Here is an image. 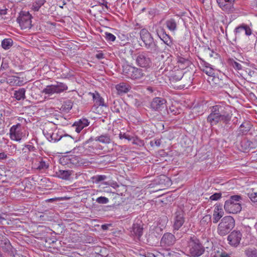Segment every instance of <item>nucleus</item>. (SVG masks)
<instances>
[{
    "instance_id": "1",
    "label": "nucleus",
    "mask_w": 257,
    "mask_h": 257,
    "mask_svg": "<svg viewBox=\"0 0 257 257\" xmlns=\"http://www.w3.org/2000/svg\"><path fill=\"white\" fill-rule=\"evenodd\" d=\"M210 113L207 121L211 126L222 122L225 125L229 124L232 117L229 107L223 104H217L210 107Z\"/></svg>"
},
{
    "instance_id": "2",
    "label": "nucleus",
    "mask_w": 257,
    "mask_h": 257,
    "mask_svg": "<svg viewBox=\"0 0 257 257\" xmlns=\"http://www.w3.org/2000/svg\"><path fill=\"white\" fill-rule=\"evenodd\" d=\"M187 241V251L190 256L198 257L204 252V246L195 235L189 236Z\"/></svg>"
},
{
    "instance_id": "3",
    "label": "nucleus",
    "mask_w": 257,
    "mask_h": 257,
    "mask_svg": "<svg viewBox=\"0 0 257 257\" xmlns=\"http://www.w3.org/2000/svg\"><path fill=\"white\" fill-rule=\"evenodd\" d=\"M140 38L144 43L145 47L152 53H157L160 51L157 43L154 40L152 35L146 29H143L140 32Z\"/></svg>"
},
{
    "instance_id": "4",
    "label": "nucleus",
    "mask_w": 257,
    "mask_h": 257,
    "mask_svg": "<svg viewBox=\"0 0 257 257\" xmlns=\"http://www.w3.org/2000/svg\"><path fill=\"white\" fill-rule=\"evenodd\" d=\"M242 197L240 195H234L230 197L224 203V208L228 213L236 214L240 212L242 207L240 202Z\"/></svg>"
},
{
    "instance_id": "5",
    "label": "nucleus",
    "mask_w": 257,
    "mask_h": 257,
    "mask_svg": "<svg viewBox=\"0 0 257 257\" xmlns=\"http://www.w3.org/2000/svg\"><path fill=\"white\" fill-rule=\"evenodd\" d=\"M122 73L127 78L133 80H139L145 76V71L130 65L122 66Z\"/></svg>"
},
{
    "instance_id": "6",
    "label": "nucleus",
    "mask_w": 257,
    "mask_h": 257,
    "mask_svg": "<svg viewBox=\"0 0 257 257\" xmlns=\"http://www.w3.org/2000/svg\"><path fill=\"white\" fill-rule=\"evenodd\" d=\"M235 220L231 216H226L223 217L218 224L217 229V233L220 236L227 234L234 228Z\"/></svg>"
},
{
    "instance_id": "7",
    "label": "nucleus",
    "mask_w": 257,
    "mask_h": 257,
    "mask_svg": "<svg viewBox=\"0 0 257 257\" xmlns=\"http://www.w3.org/2000/svg\"><path fill=\"white\" fill-rule=\"evenodd\" d=\"M133 59L137 65L142 68H149L151 66L152 61L148 52H139L135 54Z\"/></svg>"
},
{
    "instance_id": "8",
    "label": "nucleus",
    "mask_w": 257,
    "mask_h": 257,
    "mask_svg": "<svg viewBox=\"0 0 257 257\" xmlns=\"http://www.w3.org/2000/svg\"><path fill=\"white\" fill-rule=\"evenodd\" d=\"M68 89L67 85L62 82H56V84L47 85L43 90L42 92L45 94L52 95L54 94H59Z\"/></svg>"
},
{
    "instance_id": "9",
    "label": "nucleus",
    "mask_w": 257,
    "mask_h": 257,
    "mask_svg": "<svg viewBox=\"0 0 257 257\" xmlns=\"http://www.w3.org/2000/svg\"><path fill=\"white\" fill-rule=\"evenodd\" d=\"M32 16L28 12L22 11L17 18V21L22 29H26L31 27Z\"/></svg>"
},
{
    "instance_id": "10",
    "label": "nucleus",
    "mask_w": 257,
    "mask_h": 257,
    "mask_svg": "<svg viewBox=\"0 0 257 257\" xmlns=\"http://www.w3.org/2000/svg\"><path fill=\"white\" fill-rule=\"evenodd\" d=\"M25 135L22 132V125L21 123H18L13 125L10 130V138L11 140L20 142Z\"/></svg>"
},
{
    "instance_id": "11",
    "label": "nucleus",
    "mask_w": 257,
    "mask_h": 257,
    "mask_svg": "<svg viewBox=\"0 0 257 257\" xmlns=\"http://www.w3.org/2000/svg\"><path fill=\"white\" fill-rule=\"evenodd\" d=\"M219 8L225 13L231 14L235 11V0H216Z\"/></svg>"
},
{
    "instance_id": "12",
    "label": "nucleus",
    "mask_w": 257,
    "mask_h": 257,
    "mask_svg": "<svg viewBox=\"0 0 257 257\" xmlns=\"http://www.w3.org/2000/svg\"><path fill=\"white\" fill-rule=\"evenodd\" d=\"M166 100L165 99L156 97L153 99L150 103V108L154 111H160L166 108Z\"/></svg>"
},
{
    "instance_id": "13",
    "label": "nucleus",
    "mask_w": 257,
    "mask_h": 257,
    "mask_svg": "<svg viewBox=\"0 0 257 257\" xmlns=\"http://www.w3.org/2000/svg\"><path fill=\"white\" fill-rule=\"evenodd\" d=\"M242 234L239 231H233L227 236V240L230 245L237 246L240 243Z\"/></svg>"
},
{
    "instance_id": "14",
    "label": "nucleus",
    "mask_w": 257,
    "mask_h": 257,
    "mask_svg": "<svg viewBox=\"0 0 257 257\" xmlns=\"http://www.w3.org/2000/svg\"><path fill=\"white\" fill-rule=\"evenodd\" d=\"M37 149L32 145L28 144L25 145L24 147L22 149V154L27 160L34 161V159L32 157H31V153H33L32 155L36 156L35 153L37 152Z\"/></svg>"
},
{
    "instance_id": "15",
    "label": "nucleus",
    "mask_w": 257,
    "mask_h": 257,
    "mask_svg": "<svg viewBox=\"0 0 257 257\" xmlns=\"http://www.w3.org/2000/svg\"><path fill=\"white\" fill-rule=\"evenodd\" d=\"M185 221L184 212L181 210H177L175 214L174 220V228L178 230L184 224Z\"/></svg>"
},
{
    "instance_id": "16",
    "label": "nucleus",
    "mask_w": 257,
    "mask_h": 257,
    "mask_svg": "<svg viewBox=\"0 0 257 257\" xmlns=\"http://www.w3.org/2000/svg\"><path fill=\"white\" fill-rule=\"evenodd\" d=\"M175 236L169 232L165 233L161 240V244L163 246H171L174 244L176 242Z\"/></svg>"
},
{
    "instance_id": "17",
    "label": "nucleus",
    "mask_w": 257,
    "mask_h": 257,
    "mask_svg": "<svg viewBox=\"0 0 257 257\" xmlns=\"http://www.w3.org/2000/svg\"><path fill=\"white\" fill-rule=\"evenodd\" d=\"M61 163L65 165H68L70 167L72 166H77L80 164V158L78 156L70 155L62 158L61 160Z\"/></svg>"
},
{
    "instance_id": "18",
    "label": "nucleus",
    "mask_w": 257,
    "mask_h": 257,
    "mask_svg": "<svg viewBox=\"0 0 257 257\" xmlns=\"http://www.w3.org/2000/svg\"><path fill=\"white\" fill-rule=\"evenodd\" d=\"M224 215L222 206L220 204H216L214 205L213 211L212 220L213 223H217Z\"/></svg>"
},
{
    "instance_id": "19",
    "label": "nucleus",
    "mask_w": 257,
    "mask_h": 257,
    "mask_svg": "<svg viewBox=\"0 0 257 257\" xmlns=\"http://www.w3.org/2000/svg\"><path fill=\"white\" fill-rule=\"evenodd\" d=\"M89 124V122L88 119L82 118L75 121L71 127L76 132L79 133L84 127L87 126Z\"/></svg>"
},
{
    "instance_id": "20",
    "label": "nucleus",
    "mask_w": 257,
    "mask_h": 257,
    "mask_svg": "<svg viewBox=\"0 0 257 257\" xmlns=\"http://www.w3.org/2000/svg\"><path fill=\"white\" fill-rule=\"evenodd\" d=\"M180 19L178 17L172 18L165 21L166 28L172 32H175L178 29V24Z\"/></svg>"
},
{
    "instance_id": "21",
    "label": "nucleus",
    "mask_w": 257,
    "mask_h": 257,
    "mask_svg": "<svg viewBox=\"0 0 257 257\" xmlns=\"http://www.w3.org/2000/svg\"><path fill=\"white\" fill-rule=\"evenodd\" d=\"M95 140V141H98L103 144H109L111 142V139L110 136L107 134L101 135L99 136L96 137L94 139L90 138L89 140L85 142V144H89L90 142Z\"/></svg>"
},
{
    "instance_id": "22",
    "label": "nucleus",
    "mask_w": 257,
    "mask_h": 257,
    "mask_svg": "<svg viewBox=\"0 0 257 257\" xmlns=\"http://www.w3.org/2000/svg\"><path fill=\"white\" fill-rule=\"evenodd\" d=\"M143 228L141 224L134 223L131 230V234L132 236L139 239L142 235Z\"/></svg>"
},
{
    "instance_id": "23",
    "label": "nucleus",
    "mask_w": 257,
    "mask_h": 257,
    "mask_svg": "<svg viewBox=\"0 0 257 257\" xmlns=\"http://www.w3.org/2000/svg\"><path fill=\"white\" fill-rule=\"evenodd\" d=\"M72 173V170H59L55 172L54 176L63 180H67L70 179V177Z\"/></svg>"
},
{
    "instance_id": "24",
    "label": "nucleus",
    "mask_w": 257,
    "mask_h": 257,
    "mask_svg": "<svg viewBox=\"0 0 257 257\" xmlns=\"http://www.w3.org/2000/svg\"><path fill=\"white\" fill-rule=\"evenodd\" d=\"M0 247L4 251H8L11 249V245L9 240L5 236L0 235Z\"/></svg>"
},
{
    "instance_id": "25",
    "label": "nucleus",
    "mask_w": 257,
    "mask_h": 257,
    "mask_svg": "<svg viewBox=\"0 0 257 257\" xmlns=\"http://www.w3.org/2000/svg\"><path fill=\"white\" fill-rule=\"evenodd\" d=\"M115 88L119 94L127 93L131 88L130 85L127 83L121 82L115 86Z\"/></svg>"
},
{
    "instance_id": "26",
    "label": "nucleus",
    "mask_w": 257,
    "mask_h": 257,
    "mask_svg": "<svg viewBox=\"0 0 257 257\" xmlns=\"http://www.w3.org/2000/svg\"><path fill=\"white\" fill-rule=\"evenodd\" d=\"M251 128V124L249 122L242 123L238 129V135L246 134Z\"/></svg>"
},
{
    "instance_id": "27",
    "label": "nucleus",
    "mask_w": 257,
    "mask_h": 257,
    "mask_svg": "<svg viewBox=\"0 0 257 257\" xmlns=\"http://www.w3.org/2000/svg\"><path fill=\"white\" fill-rule=\"evenodd\" d=\"M90 94L92 96L94 104L96 106H104V99L102 98L98 92L90 93Z\"/></svg>"
},
{
    "instance_id": "28",
    "label": "nucleus",
    "mask_w": 257,
    "mask_h": 257,
    "mask_svg": "<svg viewBox=\"0 0 257 257\" xmlns=\"http://www.w3.org/2000/svg\"><path fill=\"white\" fill-rule=\"evenodd\" d=\"M244 31L246 36H250L252 34V31L248 26L246 24H242L239 26L235 29L236 34L240 33L242 31Z\"/></svg>"
},
{
    "instance_id": "29",
    "label": "nucleus",
    "mask_w": 257,
    "mask_h": 257,
    "mask_svg": "<svg viewBox=\"0 0 257 257\" xmlns=\"http://www.w3.org/2000/svg\"><path fill=\"white\" fill-rule=\"evenodd\" d=\"M61 143L66 146H68L74 142V139L70 136L65 134L62 135V138L60 140Z\"/></svg>"
},
{
    "instance_id": "30",
    "label": "nucleus",
    "mask_w": 257,
    "mask_h": 257,
    "mask_svg": "<svg viewBox=\"0 0 257 257\" xmlns=\"http://www.w3.org/2000/svg\"><path fill=\"white\" fill-rule=\"evenodd\" d=\"M25 93V88H20L19 90L15 91L14 97L18 100H24L26 98Z\"/></svg>"
},
{
    "instance_id": "31",
    "label": "nucleus",
    "mask_w": 257,
    "mask_h": 257,
    "mask_svg": "<svg viewBox=\"0 0 257 257\" xmlns=\"http://www.w3.org/2000/svg\"><path fill=\"white\" fill-rule=\"evenodd\" d=\"M160 39L169 47H171L173 44L172 37L167 33L160 37Z\"/></svg>"
},
{
    "instance_id": "32",
    "label": "nucleus",
    "mask_w": 257,
    "mask_h": 257,
    "mask_svg": "<svg viewBox=\"0 0 257 257\" xmlns=\"http://www.w3.org/2000/svg\"><path fill=\"white\" fill-rule=\"evenodd\" d=\"M62 133L59 130H55L52 132L51 139L50 140V142H53L54 143L58 142L62 138Z\"/></svg>"
},
{
    "instance_id": "33",
    "label": "nucleus",
    "mask_w": 257,
    "mask_h": 257,
    "mask_svg": "<svg viewBox=\"0 0 257 257\" xmlns=\"http://www.w3.org/2000/svg\"><path fill=\"white\" fill-rule=\"evenodd\" d=\"M240 144L242 149L245 150L253 148L252 143L247 139L242 140Z\"/></svg>"
},
{
    "instance_id": "34",
    "label": "nucleus",
    "mask_w": 257,
    "mask_h": 257,
    "mask_svg": "<svg viewBox=\"0 0 257 257\" xmlns=\"http://www.w3.org/2000/svg\"><path fill=\"white\" fill-rule=\"evenodd\" d=\"M13 45V41L11 39H5L2 42V47L5 50L9 49Z\"/></svg>"
},
{
    "instance_id": "35",
    "label": "nucleus",
    "mask_w": 257,
    "mask_h": 257,
    "mask_svg": "<svg viewBox=\"0 0 257 257\" xmlns=\"http://www.w3.org/2000/svg\"><path fill=\"white\" fill-rule=\"evenodd\" d=\"M155 33L157 36L160 38L162 35L166 33V30L161 25H156L155 26Z\"/></svg>"
},
{
    "instance_id": "36",
    "label": "nucleus",
    "mask_w": 257,
    "mask_h": 257,
    "mask_svg": "<svg viewBox=\"0 0 257 257\" xmlns=\"http://www.w3.org/2000/svg\"><path fill=\"white\" fill-rule=\"evenodd\" d=\"M39 158L40 161H39V165L36 169L39 170H45L47 169L49 167V164L44 161L40 157Z\"/></svg>"
},
{
    "instance_id": "37",
    "label": "nucleus",
    "mask_w": 257,
    "mask_h": 257,
    "mask_svg": "<svg viewBox=\"0 0 257 257\" xmlns=\"http://www.w3.org/2000/svg\"><path fill=\"white\" fill-rule=\"evenodd\" d=\"M247 257H257V250L254 248H248L245 250Z\"/></svg>"
},
{
    "instance_id": "38",
    "label": "nucleus",
    "mask_w": 257,
    "mask_h": 257,
    "mask_svg": "<svg viewBox=\"0 0 257 257\" xmlns=\"http://www.w3.org/2000/svg\"><path fill=\"white\" fill-rule=\"evenodd\" d=\"M45 2V0H38L35 1L32 5V9L35 12L38 11L41 6L44 4Z\"/></svg>"
},
{
    "instance_id": "39",
    "label": "nucleus",
    "mask_w": 257,
    "mask_h": 257,
    "mask_svg": "<svg viewBox=\"0 0 257 257\" xmlns=\"http://www.w3.org/2000/svg\"><path fill=\"white\" fill-rule=\"evenodd\" d=\"M97 146H99L98 144H92L91 145L88 146V148H86V150L90 153L97 154Z\"/></svg>"
},
{
    "instance_id": "40",
    "label": "nucleus",
    "mask_w": 257,
    "mask_h": 257,
    "mask_svg": "<svg viewBox=\"0 0 257 257\" xmlns=\"http://www.w3.org/2000/svg\"><path fill=\"white\" fill-rule=\"evenodd\" d=\"M202 71L210 76H213L215 75L214 70L211 67V65L209 66L208 67L203 68Z\"/></svg>"
},
{
    "instance_id": "41",
    "label": "nucleus",
    "mask_w": 257,
    "mask_h": 257,
    "mask_svg": "<svg viewBox=\"0 0 257 257\" xmlns=\"http://www.w3.org/2000/svg\"><path fill=\"white\" fill-rule=\"evenodd\" d=\"M247 196L253 202H257V193L253 191V189L247 193Z\"/></svg>"
},
{
    "instance_id": "42",
    "label": "nucleus",
    "mask_w": 257,
    "mask_h": 257,
    "mask_svg": "<svg viewBox=\"0 0 257 257\" xmlns=\"http://www.w3.org/2000/svg\"><path fill=\"white\" fill-rule=\"evenodd\" d=\"M230 64L235 70H240L242 69L241 65L233 60H230Z\"/></svg>"
},
{
    "instance_id": "43",
    "label": "nucleus",
    "mask_w": 257,
    "mask_h": 257,
    "mask_svg": "<svg viewBox=\"0 0 257 257\" xmlns=\"http://www.w3.org/2000/svg\"><path fill=\"white\" fill-rule=\"evenodd\" d=\"M161 140L160 139H155L150 141V144L151 147H160L161 144Z\"/></svg>"
},
{
    "instance_id": "44",
    "label": "nucleus",
    "mask_w": 257,
    "mask_h": 257,
    "mask_svg": "<svg viewBox=\"0 0 257 257\" xmlns=\"http://www.w3.org/2000/svg\"><path fill=\"white\" fill-rule=\"evenodd\" d=\"M96 201L99 204H106L109 202V200L105 197L100 196L96 199Z\"/></svg>"
},
{
    "instance_id": "45",
    "label": "nucleus",
    "mask_w": 257,
    "mask_h": 257,
    "mask_svg": "<svg viewBox=\"0 0 257 257\" xmlns=\"http://www.w3.org/2000/svg\"><path fill=\"white\" fill-rule=\"evenodd\" d=\"M105 39L107 41L113 42L115 40V36L111 33L106 32Z\"/></svg>"
},
{
    "instance_id": "46",
    "label": "nucleus",
    "mask_w": 257,
    "mask_h": 257,
    "mask_svg": "<svg viewBox=\"0 0 257 257\" xmlns=\"http://www.w3.org/2000/svg\"><path fill=\"white\" fill-rule=\"evenodd\" d=\"M9 68L8 61L5 58H3L2 60V63L1 66V70H6Z\"/></svg>"
},
{
    "instance_id": "47",
    "label": "nucleus",
    "mask_w": 257,
    "mask_h": 257,
    "mask_svg": "<svg viewBox=\"0 0 257 257\" xmlns=\"http://www.w3.org/2000/svg\"><path fill=\"white\" fill-rule=\"evenodd\" d=\"M222 194L221 193H215L210 196V200L211 201H216L221 197Z\"/></svg>"
},
{
    "instance_id": "48",
    "label": "nucleus",
    "mask_w": 257,
    "mask_h": 257,
    "mask_svg": "<svg viewBox=\"0 0 257 257\" xmlns=\"http://www.w3.org/2000/svg\"><path fill=\"white\" fill-rule=\"evenodd\" d=\"M211 220V216L210 215H206L204 216L200 221L201 224L205 225L206 223H207L209 220Z\"/></svg>"
},
{
    "instance_id": "49",
    "label": "nucleus",
    "mask_w": 257,
    "mask_h": 257,
    "mask_svg": "<svg viewBox=\"0 0 257 257\" xmlns=\"http://www.w3.org/2000/svg\"><path fill=\"white\" fill-rule=\"evenodd\" d=\"M95 182H99L105 180L106 179V176L105 175H97L95 176Z\"/></svg>"
},
{
    "instance_id": "50",
    "label": "nucleus",
    "mask_w": 257,
    "mask_h": 257,
    "mask_svg": "<svg viewBox=\"0 0 257 257\" xmlns=\"http://www.w3.org/2000/svg\"><path fill=\"white\" fill-rule=\"evenodd\" d=\"M43 133L44 134V135H45V136L46 137V138L47 139V140L50 141V140L51 139V137H52V133L51 132H48L47 130H46L45 129H44L43 131Z\"/></svg>"
},
{
    "instance_id": "51",
    "label": "nucleus",
    "mask_w": 257,
    "mask_h": 257,
    "mask_svg": "<svg viewBox=\"0 0 257 257\" xmlns=\"http://www.w3.org/2000/svg\"><path fill=\"white\" fill-rule=\"evenodd\" d=\"M119 138L120 139H125L128 141H131L132 140V138L127 135L125 134H121V133L119 134Z\"/></svg>"
},
{
    "instance_id": "52",
    "label": "nucleus",
    "mask_w": 257,
    "mask_h": 257,
    "mask_svg": "<svg viewBox=\"0 0 257 257\" xmlns=\"http://www.w3.org/2000/svg\"><path fill=\"white\" fill-rule=\"evenodd\" d=\"M200 64L202 65V66L203 67V68L208 67L209 66L211 65L209 63H208L202 60H201V62Z\"/></svg>"
},
{
    "instance_id": "53",
    "label": "nucleus",
    "mask_w": 257,
    "mask_h": 257,
    "mask_svg": "<svg viewBox=\"0 0 257 257\" xmlns=\"http://www.w3.org/2000/svg\"><path fill=\"white\" fill-rule=\"evenodd\" d=\"M8 158L7 155L4 153H0V160H4L7 159Z\"/></svg>"
},
{
    "instance_id": "54",
    "label": "nucleus",
    "mask_w": 257,
    "mask_h": 257,
    "mask_svg": "<svg viewBox=\"0 0 257 257\" xmlns=\"http://www.w3.org/2000/svg\"><path fill=\"white\" fill-rule=\"evenodd\" d=\"M96 57L98 59H103L104 58V54L101 52L98 53L96 54Z\"/></svg>"
},
{
    "instance_id": "55",
    "label": "nucleus",
    "mask_w": 257,
    "mask_h": 257,
    "mask_svg": "<svg viewBox=\"0 0 257 257\" xmlns=\"http://www.w3.org/2000/svg\"><path fill=\"white\" fill-rule=\"evenodd\" d=\"M6 11H7V9L6 8L3 9H1L0 8V15L6 14V13H7Z\"/></svg>"
},
{
    "instance_id": "56",
    "label": "nucleus",
    "mask_w": 257,
    "mask_h": 257,
    "mask_svg": "<svg viewBox=\"0 0 257 257\" xmlns=\"http://www.w3.org/2000/svg\"><path fill=\"white\" fill-rule=\"evenodd\" d=\"M145 257H156L155 255H154L152 253H148L146 255Z\"/></svg>"
},
{
    "instance_id": "57",
    "label": "nucleus",
    "mask_w": 257,
    "mask_h": 257,
    "mask_svg": "<svg viewBox=\"0 0 257 257\" xmlns=\"http://www.w3.org/2000/svg\"><path fill=\"white\" fill-rule=\"evenodd\" d=\"M113 111L116 113H119L120 112V109L119 108H117L116 107V106H114V108H113Z\"/></svg>"
},
{
    "instance_id": "58",
    "label": "nucleus",
    "mask_w": 257,
    "mask_h": 257,
    "mask_svg": "<svg viewBox=\"0 0 257 257\" xmlns=\"http://www.w3.org/2000/svg\"><path fill=\"white\" fill-rule=\"evenodd\" d=\"M220 257H229V255L225 252L222 253Z\"/></svg>"
},
{
    "instance_id": "59",
    "label": "nucleus",
    "mask_w": 257,
    "mask_h": 257,
    "mask_svg": "<svg viewBox=\"0 0 257 257\" xmlns=\"http://www.w3.org/2000/svg\"><path fill=\"white\" fill-rule=\"evenodd\" d=\"M69 104L68 105V107L67 108V109L69 110L72 108V105L71 104V102L69 101L68 102Z\"/></svg>"
},
{
    "instance_id": "60",
    "label": "nucleus",
    "mask_w": 257,
    "mask_h": 257,
    "mask_svg": "<svg viewBox=\"0 0 257 257\" xmlns=\"http://www.w3.org/2000/svg\"><path fill=\"white\" fill-rule=\"evenodd\" d=\"M5 218L3 216V215L0 213V223H2L3 220H5Z\"/></svg>"
},
{
    "instance_id": "61",
    "label": "nucleus",
    "mask_w": 257,
    "mask_h": 257,
    "mask_svg": "<svg viewBox=\"0 0 257 257\" xmlns=\"http://www.w3.org/2000/svg\"><path fill=\"white\" fill-rule=\"evenodd\" d=\"M113 196H114V198H116V197H118L119 198L120 197V196L118 194H115V193H113Z\"/></svg>"
},
{
    "instance_id": "62",
    "label": "nucleus",
    "mask_w": 257,
    "mask_h": 257,
    "mask_svg": "<svg viewBox=\"0 0 257 257\" xmlns=\"http://www.w3.org/2000/svg\"><path fill=\"white\" fill-rule=\"evenodd\" d=\"M98 145L99 146H97V151H98V150H102V146H100V145H98Z\"/></svg>"
},
{
    "instance_id": "63",
    "label": "nucleus",
    "mask_w": 257,
    "mask_h": 257,
    "mask_svg": "<svg viewBox=\"0 0 257 257\" xmlns=\"http://www.w3.org/2000/svg\"><path fill=\"white\" fill-rule=\"evenodd\" d=\"M102 228L103 229H106V226H105V225H103L102 226Z\"/></svg>"
},
{
    "instance_id": "64",
    "label": "nucleus",
    "mask_w": 257,
    "mask_h": 257,
    "mask_svg": "<svg viewBox=\"0 0 257 257\" xmlns=\"http://www.w3.org/2000/svg\"><path fill=\"white\" fill-rule=\"evenodd\" d=\"M254 2L255 3L256 7H257V0H254Z\"/></svg>"
}]
</instances>
